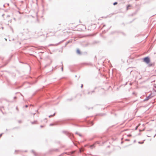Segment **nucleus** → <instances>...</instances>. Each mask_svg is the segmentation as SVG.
<instances>
[{
  "instance_id": "nucleus-11",
  "label": "nucleus",
  "mask_w": 156,
  "mask_h": 156,
  "mask_svg": "<svg viewBox=\"0 0 156 156\" xmlns=\"http://www.w3.org/2000/svg\"><path fill=\"white\" fill-rule=\"evenodd\" d=\"M0 136H2V134H1V135H0Z\"/></svg>"
},
{
  "instance_id": "nucleus-1",
  "label": "nucleus",
  "mask_w": 156,
  "mask_h": 156,
  "mask_svg": "<svg viewBox=\"0 0 156 156\" xmlns=\"http://www.w3.org/2000/svg\"><path fill=\"white\" fill-rule=\"evenodd\" d=\"M96 27V26L95 24H89L87 26L88 30H94Z\"/></svg>"
},
{
  "instance_id": "nucleus-3",
  "label": "nucleus",
  "mask_w": 156,
  "mask_h": 156,
  "mask_svg": "<svg viewBox=\"0 0 156 156\" xmlns=\"http://www.w3.org/2000/svg\"><path fill=\"white\" fill-rule=\"evenodd\" d=\"M79 26L81 30V31H83L86 29V28L84 25H80Z\"/></svg>"
},
{
  "instance_id": "nucleus-5",
  "label": "nucleus",
  "mask_w": 156,
  "mask_h": 156,
  "mask_svg": "<svg viewBox=\"0 0 156 156\" xmlns=\"http://www.w3.org/2000/svg\"><path fill=\"white\" fill-rule=\"evenodd\" d=\"M77 52L78 54H81L80 51L79 49H77L76 51Z\"/></svg>"
},
{
  "instance_id": "nucleus-4",
  "label": "nucleus",
  "mask_w": 156,
  "mask_h": 156,
  "mask_svg": "<svg viewBox=\"0 0 156 156\" xmlns=\"http://www.w3.org/2000/svg\"><path fill=\"white\" fill-rule=\"evenodd\" d=\"M131 5H128L127 6V8H126V9L127 10H128L129 9H130V7H131Z\"/></svg>"
},
{
  "instance_id": "nucleus-6",
  "label": "nucleus",
  "mask_w": 156,
  "mask_h": 156,
  "mask_svg": "<svg viewBox=\"0 0 156 156\" xmlns=\"http://www.w3.org/2000/svg\"><path fill=\"white\" fill-rule=\"evenodd\" d=\"M55 115V114H54L53 115H51L49 116V117H52Z\"/></svg>"
},
{
  "instance_id": "nucleus-2",
  "label": "nucleus",
  "mask_w": 156,
  "mask_h": 156,
  "mask_svg": "<svg viewBox=\"0 0 156 156\" xmlns=\"http://www.w3.org/2000/svg\"><path fill=\"white\" fill-rule=\"evenodd\" d=\"M144 61L147 64L149 63L150 62V58L148 57H146L144 58Z\"/></svg>"
},
{
  "instance_id": "nucleus-8",
  "label": "nucleus",
  "mask_w": 156,
  "mask_h": 156,
  "mask_svg": "<svg viewBox=\"0 0 156 156\" xmlns=\"http://www.w3.org/2000/svg\"><path fill=\"white\" fill-rule=\"evenodd\" d=\"M127 136H131L132 135L131 134H129V135H127Z\"/></svg>"
},
{
  "instance_id": "nucleus-7",
  "label": "nucleus",
  "mask_w": 156,
  "mask_h": 156,
  "mask_svg": "<svg viewBox=\"0 0 156 156\" xmlns=\"http://www.w3.org/2000/svg\"><path fill=\"white\" fill-rule=\"evenodd\" d=\"M117 4V2H115V3H113V5H116Z\"/></svg>"
},
{
  "instance_id": "nucleus-9",
  "label": "nucleus",
  "mask_w": 156,
  "mask_h": 156,
  "mask_svg": "<svg viewBox=\"0 0 156 156\" xmlns=\"http://www.w3.org/2000/svg\"><path fill=\"white\" fill-rule=\"evenodd\" d=\"M80 152H82V151H83V149H80Z\"/></svg>"
},
{
  "instance_id": "nucleus-10",
  "label": "nucleus",
  "mask_w": 156,
  "mask_h": 156,
  "mask_svg": "<svg viewBox=\"0 0 156 156\" xmlns=\"http://www.w3.org/2000/svg\"><path fill=\"white\" fill-rule=\"evenodd\" d=\"M26 107H27V105H26Z\"/></svg>"
}]
</instances>
